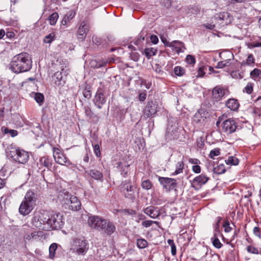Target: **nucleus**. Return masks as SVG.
<instances>
[{
  "label": "nucleus",
  "instance_id": "obj_23",
  "mask_svg": "<svg viewBox=\"0 0 261 261\" xmlns=\"http://www.w3.org/2000/svg\"><path fill=\"white\" fill-rule=\"evenodd\" d=\"M209 178L204 174H201L196 176L192 181V185H202L206 184Z\"/></svg>",
  "mask_w": 261,
  "mask_h": 261
},
{
  "label": "nucleus",
  "instance_id": "obj_51",
  "mask_svg": "<svg viewBox=\"0 0 261 261\" xmlns=\"http://www.w3.org/2000/svg\"><path fill=\"white\" fill-rule=\"evenodd\" d=\"M223 226L224 228V231L226 232H229L232 230V228L230 226L229 223L227 221L224 222V223L223 225Z\"/></svg>",
  "mask_w": 261,
  "mask_h": 261
},
{
  "label": "nucleus",
  "instance_id": "obj_31",
  "mask_svg": "<svg viewBox=\"0 0 261 261\" xmlns=\"http://www.w3.org/2000/svg\"><path fill=\"white\" fill-rule=\"evenodd\" d=\"M250 75L251 77L254 80L261 79V70L258 68H255L250 72Z\"/></svg>",
  "mask_w": 261,
  "mask_h": 261
},
{
  "label": "nucleus",
  "instance_id": "obj_57",
  "mask_svg": "<svg viewBox=\"0 0 261 261\" xmlns=\"http://www.w3.org/2000/svg\"><path fill=\"white\" fill-rule=\"evenodd\" d=\"M261 47V42H252L249 44V48Z\"/></svg>",
  "mask_w": 261,
  "mask_h": 261
},
{
  "label": "nucleus",
  "instance_id": "obj_59",
  "mask_svg": "<svg viewBox=\"0 0 261 261\" xmlns=\"http://www.w3.org/2000/svg\"><path fill=\"white\" fill-rule=\"evenodd\" d=\"M202 25L205 28L209 29V30H213L215 27V24H213L212 23H207L203 24Z\"/></svg>",
  "mask_w": 261,
  "mask_h": 261
},
{
  "label": "nucleus",
  "instance_id": "obj_27",
  "mask_svg": "<svg viewBox=\"0 0 261 261\" xmlns=\"http://www.w3.org/2000/svg\"><path fill=\"white\" fill-rule=\"evenodd\" d=\"M75 14V13L72 11L67 13L62 21V24L66 25L74 17Z\"/></svg>",
  "mask_w": 261,
  "mask_h": 261
},
{
  "label": "nucleus",
  "instance_id": "obj_33",
  "mask_svg": "<svg viewBox=\"0 0 261 261\" xmlns=\"http://www.w3.org/2000/svg\"><path fill=\"white\" fill-rule=\"evenodd\" d=\"M225 163L229 165H237L239 164V160L235 156H230L225 160Z\"/></svg>",
  "mask_w": 261,
  "mask_h": 261
},
{
  "label": "nucleus",
  "instance_id": "obj_46",
  "mask_svg": "<svg viewBox=\"0 0 261 261\" xmlns=\"http://www.w3.org/2000/svg\"><path fill=\"white\" fill-rule=\"evenodd\" d=\"M153 223L158 224L159 223L158 221H153L151 220H145L142 223V225L145 227H150Z\"/></svg>",
  "mask_w": 261,
  "mask_h": 261
},
{
  "label": "nucleus",
  "instance_id": "obj_15",
  "mask_svg": "<svg viewBox=\"0 0 261 261\" xmlns=\"http://www.w3.org/2000/svg\"><path fill=\"white\" fill-rule=\"evenodd\" d=\"M53 156L55 161L61 165H65L67 158L61 149L58 148H53Z\"/></svg>",
  "mask_w": 261,
  "mask_h": 261
},
{
  "label": "nucleus",
  "instance_id": "obj_52",
  "mask_svg": "<svg viewBox=\"0 0 261 261\" xmlns=\"http://www.w3.org/2000/svg\"><path fill=\"white\" fill-rule=\"evenodd\" d=\"M94 152L96 156L99 157L100 155V147L99 145L96 144L93 146Z\"/></svg>",
  "mask_w": 261,
  "mask_h": 261
},
{
  "label": "nucleus",
  "instance_id": "obj_24",
  "mask_svg": "<svg viewBox=\"0 0 261 261\" xmlns=\"http://www.w3.org/2000/svg\"><path fill=\"white\" fill-rule=\"evenodd\" d=\"M38 164L40 165L39 168H41L42 167H44L46 169H49L52 166V160L48 157L43 156L40 159Z\"/></svg>",
  "mask_w": 261,
  "mask_h": 261
},
{
  "label": "nucleus",
  "instance_id": "obj_26",
  "mask_svg": "<svg viewBox=\"0 0 261 261\" xmlns=\"http://www.w3.org/2000/svg\"><path fill=\"white\" fill-rule=\"evenodd\" d=\"M53 78L55 84L57 85H62L65 83V80L62 75L61 72L60 71H57L55 73Z\"/></svg>",
  "mask_w": 261,
  "mask_h": 261
},
{
  "label": "nucleus",
  "instance_id": "obj_28",
  "mask_svg": "<svg viewBox=\"0 0 261 261\" xmlns=\"http://www.w3.org/2000/svg\"><path fill=\"white\" fill-rule=\"evenodd\" d=\"M33 95H34V97L36 101L39 105V106H41L44 101V97L43 94L41 93L37 92H33Z\"/></svg>",
  "mask_w": 261,
  "mask_h": 261
},
{
  "label": "nucleus",
  "instance_id": "obj_43",
  "mask_svg": "<svg viewBox=\"0 0 261 261\" xmlns=\"http://www.w3.org/2000/svg\"><path fill=\"white\" fill-rule=\"evenodd\" d=\"M174 73L177 76H181L184 73V69L180 66H176L174 68Z\"/></svg>",
  "mask_w": 261,
  "mask_h": 261
},
{
  "label": "nucleus",
  "instance_id": "obj_54",
  "mask_svg": "<svg viewBox=\"0 0 261 261\" xmlns=\"http://www.w3.org/2000/svg\"><path fill=\"white\" fill-rule=\"evenodd\" d=\"M64 165H66L68 168L70 169H74L76 167V165L74 164H73L72 162H71L68 159L66 160V162H65V164Z\"/></svg>",
  "mask_w": 261,
  "mask_h": 261
},
{
  "label": "nucleus",
  "instance_id": "obj_62",
  "mask_svg": "<svg viewBox=\"0 0 261 261\" xmlns=\"http://www.w3.org/2000/svg\"><path fill=\"white\" fill-rule=\"evenodd\" d=\"M253 232L256 236L260 238V233L258 227H255L253 229Z\"/></svg>",
  "mask_w": 261,
  "mask_h": 261
},
{
  "label": "nucleus",
  "instance_id": "obj_60",
  "mask_svg": "<svg viewBox=\"0 0 261 261\" xmlns=\"http://www.w3.org/2000/svg\"><path fill=\"white\" fill-rule=\"evenodd\" d=\"M146 97V93L145 92H143L140 93L139 95V99L140 101H143L145 100Z\"/></svg>",
  "mask_w": 261,
  "mask_h": 261
},
{
  "label": "nucleus",
  "instance_id": "obj_29",
  "mask_svg": "<svg viewBox=\"0 0 261 261\" xmlns=\"http://www.w3.org/2000/svg\"><path fill=\"white\" fill-rule=\"evenodd\" d=\"M156 49L153 47H149L144 49V54L148 59H149L152 56H154L156 54Z\"/></svg>",
  "mask_w": 261,
  "mask_h": 261
},
{
  "label": "nucleus",
  "instance_id": "obj_55",
  "mask_svg": "<svg viewBox=\"0 0 261 261\" xmlns=\"http://www.w3.org/2000/svg\"><path fill=\"white\" fill-rule=\"evenodd\" d=\"M84 109H85V113L87 117L91 118L92 115V112L91 110L89 107H85Z\"/></svg>",
  "mask_w": 261,
  "mask_h": 261
},
{
  "label": "nucleus",
  "instance_id": "obj_25",
  "mask_svg": "<svg viewBox=\"0 0 261 261\" xmlns=\"http://www.w3.org/2000/svg\"><path fill=\"white\" fill-rule=\"evenodd\" d=\"M226 107L232 111H237L239 107V103L238 100L234 98L228 99L226 102Z\"/></svg>",
  "mask_w": 261,
  "mask_h": 261
},
{
  "label": "nucleus",
  "instance_id": "obj_6",
  "mask_svg": "<svg viewBox=\"0 0 261 261\" xmlns=\"http://www.w3.org/2000/svg\"><path fill=\"white\" fill-rule=\"evenodd\" d=\"M89 249V244L85 240L76 239L72 244L70 250L78 255L84 256Z\"/></svg>",
  "mask_w": 261,
  "mask_h": 261
},
{
  "label": "nucleus",
  "instance_id": "obj_8",
  "mask_svg": "<svg viewBox=\"0 0 261 261\" xmlns=\"http://www.w3.org/2000/svg\"><path fill=\"white\" fill-rule=\"evenodd\" d=\"M64 203L68 206V209L72 211H76L81 209V202L75 196L67 195L64 200Z\"/></svg>",
  "mask_w": 261,
  "mask_h": 261
},
{
  "label": "nucleus",
  "instance_id": "obj_47",
  "mask_svg": "<svg viewBox=\"0 0 261 261\" xmlns=\"http://www.w3.org/2000/svg\"><path fill=\"white\" fill-rule=\"evenodd\" d=\"M186 61L189 64L194 65L195 63V59L194 56L189 55L187 56Z\"/></svg>",
  "mask_w": 261,
  "mask_h": 261
},
{
  "label": "nucleus",
  "instance_id": "obj_7",
  "mask_svg": "<svg viewBox=\"0 0 261 261\" xmlns=\"http://www.w3.org/2000/svg\"><path fill=\"white\" fill-rule=\"evenodd\" d=\"M122 192L125 198L134 202L136 199V187L133 186L129 182L124 183L122 188Z\"/></svg>",
  "mask_w": 261,
  "mask_h": 261
},
{
  "label": "nucleus",
  "instance_id": "obj_50",
  "mask_svg": "<svg viewBox=\"0 0 261 261\" xmlns=\"http://www.w3.org/2000/svg\"><path fill=\"white\" fill-rule=\"evenodd\" d=\"M253 91V84L251 83H248L247 86L245 87L244 91H245L248 94H250L252 93Z\"/></svg>",
  "mask_w": 261,
  "mask_h": 261
},
{
  "label": "nucleus",
  "instance_id": "obj_58",
  "mask_svg": "<svg viewBox=\"0 0 261 261\" xmlns=\"http://www.w3.org/2000/svg\"><path fill=\"white\" fill-rule=\"evenodd\" d=\"M189 162L194 164L195 165H199L200 164V161L197 159L190 158L189 160Z\"/></svg>",
  "mask_w": 261,
  "mask_h": 261
},
{
  "label": "nucleus",
  "instance_id": "obj_44",
  "mask_svg": "<svg viewBox=\"0 0 261 261\" xmlns=\"http://www.w3.org/2000/svg\"><path fill=\"white\" fill-rule=\"evenodd\" d=\"M255 62L254 58L252 54H250L246 60V64L248 66H253Z\"/></svg>",
  "mask_w": 261,
  "mask_h": 261
},
{
  "label": "nucleus",
  "instance_id": "obj_35",
  "mask_svg": "<svg viewBox=\"0 0 261 261\" xmlns=\"http://www.w3.org/2000/svg\"><path fill=\"white\" fill-rule=\"evenodd\" d=\"M184 169V163L182 162H179L176 164L175 171L172 173V175H177L182 172Z\"/></svg>",
  "mask_w": 261,
  "mask_h": 261
},
{
  "label": "nucleus",
  "instance_id": "obj_11",
  "mask_svg": "<svg viewBox=\"0 0 261 261\" xmlns=\"http://www.w3.org/2000/svg\"><path fill=\"white\" fill-rule=\"evenodd\" d=\"M159 181L167 191L175 189L177 186L176 181L174 178L159 177Z\"/></svg>",
  "mask_w": 261,
  "mask_h": 261
},
{
  "label": "nucleus",
  "instance_id": "obj_53",
  "mask_svg": "<svg viewBox=\"0 0 261 261\" xmlns=\"http://www.w3.org/2000/svg\"><path fill=\"white\" fill-rule=\"evenodd\" d=\"M230 75L232 78L234 79H242V76L240 73L237 71H232L230 73Z\"/></svg>",
  "mask_w": 261,
  "mask_h": 261
},
{
  "label": "nucleus",
  "instance_id": "obj_4",
  "mask_svg": "<svg viewBox=\"0 0 261 261\" xmlns=\"http://www.w3.org/2000/svg\"><path fill=\"white\" fill-rule=\"evenodd\" d=\"M7 151L8 155L14 161L21 164L26 163L29 159L28 152L23 149L11 147Z\"/></svg>",
  "mask_w": 261,
  "mask_h": 261
},
{
  "label": "nucleus",
  "instance_id": "obj_19",
  "mask_svg": "<svg viewBox=\"0 0 261 261\" xmlns=\"http://www.w3.org/2000/svg\"><path fill=\"white\" fill-rule=\"evenodd\" d=\"M144 213L151 218L155 219L160 215V212L158 207L149 206L143 210Z\"/></svg>",
  "mask_w": 261,
  "mask_h": 261
},
{
  "label": "nucleus",
  "instance_id": "obj_45",
  "mask_svg": "<svg viewBox=\"0 0 261 261\" xmlns=\"http://www.w3.org/2000/svg\"><path fill=\"white\" fill-rule=\"evenodd\" d=\"M220 154V149L216 148L212 150L209 154V156L211 159H214L215 156H218Z\"/></svg>",
  "mask_w": 261,
  "mask_h": 261
},
{
  "label": "nucleus",
  "instance_id": "obj_22",
  "mask_svg": "<svg viewBox=\"0 0 261 261\" xmlns=\"http://www.w3.org/2000/svg\"><path fill=\"white\" fill-rule=\"evenodd\" d=\"M170 46L177 54L183 53L186 49L184 43L179 41H172Z\"/></svg>",
  "mask_w": 261,
  "mask_h": 261
},
{
  "label": "nucleus",
  "instance_id": "obj_12",
  "mask_svg": "<svg viewBox=\"0 0 261 261\" xmlns=\"http://www.w3.org/2000/svg\"><path fill=\"white\" fill-rule=\"evenodd\" d=\"M221 127L222 132L226 134H230L236 131L237 125L233 119H228L222 122Z\"/></svg>",
  "mask_w": 261,
  "mask_h": 261
},
{
  "label": "nucleus",
  "instance_id": "obj_32",
  "mask_svg": "<svg viewBox=\"0 0 261 261\" xmlns=\"http://www.w3.org/2000/svg\"><path fill=\"white\" fill-rule=\"evenodd\" d=\"M58 18L59 15L58 13L54 12L53 14H51L48 18L49 22V24L51 25H55L58 19Z\"/></svg>",
  "mask_w": 261,
  "mask_h": 261
},
{
  "label": "nucleus",
  "instance_id": "obj_48",
  "mask_svg": "<svg viewBox=\"0 0 261 261\" xmlns=\"http://www.w3.org/2000/svg\"><path fill=\"white\" fill-rule=\"evenodd\" d=\"M247 250L248 252L253 253V254H258V249L252 246H248L247 247Z\"/></svg>",
  "mask_w": 261,
  "mask_h": 261
},
{
  "label": "nucleus",
  "instance_id": "obj_36",
  "mask_svg": "<svg viewBox=\"0 0 261 261\" xmlns=\"http://www.w3.org/2000/svg\"><path fill=\"white\" fill-rule=\"evenodd\" d=\"M141 187L143 189L148 190L152 188V184L149 180H144L142 181Z\"/></svg>",
  "mask_w": 261,
  "mask_h": 261
},
{
  "label": "nucleus",
  "instance_id": "obj_3",
  "mask_svg": "<svg viewBox=\"0 0 261 261\" xmlns=\"http://www.w3.org/2000/svg\"><path fill=\"white\" fill-rule=\"evenodd\" d=\"M48 213L45 212L35 211L31 219V224L32 227L38 228L40 230H46V220Z\"/></svg>",
  "mask_w": 261,
  "mask_h": 261
},
{
  "label": "nucleus",
  "instance_id": "obj_41",
  "mask_svg": "<svg viewBox=\"0 0 261 261\" xmlns=\"http://www.w3.org/2000/svg\"><path fill=\"white\" fill-rule=\"evenodd\" d=\"M214 172L217 174H222L225 172V169L223 165H219L214 169Z\"/></svg>",
  "mask_w": 261,
  "mask_h": 261
},
{
  "label": "nucleus",
  "instance_id": "obj_13",
  "mask_svg": "<svg viewBox=\"0 0 261 261\" xmlns=\"http://www.w3.org/2000/svg\"><path fill=\"white\" fill-rule=\"evenodd\" d=\"M158 111V105L155 101H148L146 106L144 110L143 113L144 115L148 118L157 113Z\"/></svg>",
  "mask_w": 261,
  "mask_h": 261
},
{
  "label": "nucleus",
  "instance_id": "obj_63",
  "mask_svg": "<svg viewBox=\"0 0 261 261\" xmlns=\"http://www.w3.org/2000/svg\"><path fill=\"white\" fill-rule=\"evenodd\" d=\"M124 212L125 214H127L129 215H131L136 214V211L133 210H130V209L125 210Z\"/></svg>",
  "mask_w": 261,
  "mask_h": 261
},
{
  "label": "nucleus",
  "instance_id": "obj_42",
  "mask_svg": "<svg viewBox=\"0 0 261 261\" xmlns=\"http://www.w3.org/2000/svg\"><path fill=\"white\" fill-rule=\"evenodd\" d=\"M2 129L4 130L5 134H9L12 137H14L16 136L18 134V132L15 129H9L7 128H2Z\"/></svg>",
  "mask_w": 261,
  "mask_h": 261
},
{
  "label": "nucleus",
  "instance_id": "obj_5",
  "mask_svg": "<svg viewBox=\"0 0 261 261\" xmlns=\"http://www.w3.org/2000/svg\"><path fill=\"white\" fill-rule=\"evenodd\" d=\"M63 225L62 215L59 213H53L50 215H48L46 220V230L50 229H57L61 228Z\"/></svg>",
  "mask_w": 261,
  "mask_h": 261
},
{
  "label": "nucleus",
  "instance_id": "obj_30",
  "mask_svg": "<svg viewBox=\"0 0 261 261\" xmlns=\"http://www.w3.org/2000/svg\"><path fill=\"white\" fill-rule=\"evenodd\" d=\"M58 247L57 243H52L49 248V257L50 259H53L56 254V251Z\"/></svg>",
  "mask_w": 261,
  "mask_h": 261
},
{
  "label": "nucleus",
  "instance_id": "obj_21",
  "mask_svg": "<svg viewBox=\"0 0 261 261\" xmlns=\"http://www.w3.org/2000/svg\"><path fill=\"white\" fill-rule=\"evenodd\" d=\"M86 173L93 179L98 180L101 182H102L103 181V175L102 172L96 169H91L88 171H86Z\"/></svg>",
  "mask_w": 261,
  "mask_h": 261
},
{
  "label": "nucleus",
  "instance_id": "obj_20",
  "mask_svg": "<svg viewBox=\"0 0 261 261\" xmlns=\"http://www.w3.org/2000/svg\"><path fill=\"white\" fill-rule=\"evenodd\" d=\"M42 237V232L34 231L31 233H27L24 237V241L27 242L37 241Z\"/></svg>",
  "mask_w": 261,
  "mask_h": 261
},
{
  "label": "nucleus",
  "instance_id": "obj_49",
  "mask_svg": "<svg viewBox=\"0 0 261 261\" xmlns=\"http://www.w3.org/2000/svg\"><path fill=\"white\" fill-rule=\"evenodd\" d=\"M153 68L154 71L158 74L162 75L164 73V71L162 70L161 67L158 64H155Z\"/></svg>",
  "mask_w": 261,
  "mask_h": 261
},
{
  "label": "nucleus",
  "instance_id": "obj_56",
  "mask_svg": "<svg viewBox=\"0 0 261 261\" xmlns=\"http://www.w3.org/2000/svg\"><path fill=\"white\" fill-rule=\"evenodd\" d=\"M192 171L195 173H199L201 172V167L198 165H194L192 167Z\"/></svg>",
  "mask_w": 261,
  "mask_h": 261
},
{
  "label": "nucleus",
  "instance_id": "obj_17",
  "mask_svg": "<svg viewBox=\"0 0 261 261\" xmlns=\"http://www.w3.org/2000/svg\"><path fill=\"white\" fill-rule=\"evenodd\" d=\"M93 102L98 109H101L102 105L106 102L104 94L100 91H97L93 99Z\"/></svg>",
  "mask_w": 261,
  "mask_h": 261
},
{
  "label": "nucleus",
  "instance_id": "obj_16",
  "mask_svg": "<svg viewBox=\"0 0 261 261\" xmlns=\"http://www.w3.org/2000/svg\"><path fill=\"white\" fill-rule=\"evenodd\" d=\"M89 26L88 24L85 22H82L79 26L77 32L78 39L82 41L84 40L86 37L87 34L89 31Z\"/></svg>",
  "mask_w": 261,
  "mask_h": 261
},
{
  "label": "nucleus",
  "instance_id": "obj_40",
  "mask_svg": "<svg viewBox=\"0 0 261 261\" xmlns=\"http://www.w3.org/2000/svg\"><path fill=\"white\" fill-rule=\"evenodd\" d=\"M230 59L225 60L219 62L216 66L217 68H222L224 67L228 66L230 65Z\"/></svg>",
  "mask_w": 261,
  "mask_h": 261
},
{
  "label": "nucleus",
  "instance_id": "obj_37",
  "mask_svg": "<svg viewBox=\"0 0 261 261\" xmlns=\"http://www.w3.org/2000/svg\"><path fill=\"white\" fill-rule=\"evenodd\" d=\"M137 245L139 248H145L147 246V242L145 239H139L137 240Z\"/></svg>",
  "mask_w": 261,
  "mask_h": 261
},
{
  "label": "nucleus",
  "instance_id": "obj_39",
  "mask_svg": "<svg viewBox=\"0 0 261 261\" xmlns=\"http://www.w3.org/2000/svg\"><path fill=\"white\" fill-rule=\"evenodd\" d=\"M55 34L54 33H51L46 36L44 38V42L45 43H50L55 40Z\"/></svg>",
  "mask_w": 261,
  "mask_h": 261
},
{
  "label": "nucleus",
  "instance_id": "obj_14",
  "mask_svg": "<svg viewBox=\"0 0 261 261\" xmlns=\"http://www.w3.org/2000/svg\"><path fill=\"white\" fill-rule=\"evenodd\" d=\"M228 91L224 88L218 86L214 87L212 90V97L216 101L222 99L223 96L227 94Z\"/></svg>",
  "mask_w": 261,
  "mask_h": 261
},
{
  "label": "nucleus",
  "instance_id": "obj_34",
  "mask_svg": "<svg viewBox=\"0 0 261 261\" xmlns=\"http://www.w3.org/2000/svg\"><path fill=\"white\" fill-rule=\"evenodd\" d=\"M228 17V14L227 13H220L215 15V18L219 22L227 19Z\"/></svg>",
  "mask_w": 261,
  "mask_h": 261
},
{
  "label": "nucleus",
  "instance_id": "obj_1",
  "mask_svg": "<svg viewBox=\"0 0 261 261\" xmlns=\"http://www.w3.org/2000/svg\"><path fill=\"white\" fill-rule=\"evenodd\" d=\"M32 60L29 55L25 53L15 56L10 63L11 70L17 73L26 72L32 68Z\"/></svg>",
  "mask_w": 261,
  "mask_h": 261
},
{
  "label": "nucleus",
  "instance_id": "obj_64",
  "mask_svg": "<svg viewBox=\"0 0 261 261\" xmlns=\"http://www.w3.org/2000/svg\"><path fill=\"white\" fill-rule=\"evenodd\" d=\"M171 253L173 255H175L176 254V246L175 244L173 245V246H171Z\"/></svg>",
  "mask_w": 261,
  "mask_h": 261
},
{
  "label": "nucleus",
  "instance_id": "obj_38",
  "mask_svg": "<svg viewBox=\"0 0 261 261\" xmlns=\"http://www.w3.org/2000/svg\"><path fill=\"white\" fill-rule=\"evenodd\" d=\"M213 245L217 248H220L222 245L220 240L216 237V233L214 234V237L211 239Z\"/></svg>",
  "mask_w": 261,
  "mask_h": 261
},
{
  "label": "nucleus",
  "instance_id": "obj_61",
  "mask_svg": "<svg viewBox=\"0 0 261 261\" xmlns=\"http://www.w3.org/2000/svg\"><path fill=\"white\" fill-rule=\"evenodd\" d=\"M150 40L153 44H156L159 42V39L155 35H151L150 37Z\"/></svg>",
  "mask_w": 261,
  "mask_h": 261
},
{
  "label": "nucleus",
  "instance_id": "obj_18",
  "mask_svg": "<svg viewBox=\"0 0 261 261\" xmlns=\"http://www.w3.org/2000/svg\"><path fill=\"white\" fill-rule=\"evenodd\" d=\"M101 228L100 231L109 236L111 235L116 230L115 226L113 223L107 219H106L105 224H103V226Z\"/></svg>",
  "mask_w": 261,
  "mask_h": 261
},
{
  "label": "nucleus",
  "instance_id": "obj_9",
  "mask_svg": "<svg viewBox=\"0 0 261 261\" xmlns=\"http://www.w3.org/2000/svg\"><path fill=\"white\" fill-rule=\"evenodd\" d=\"M106 219L98 216H90L88 220V224L92 228L95 229L99 231L103 226Z\"/></svg>",
  "mask_w": 261,
  "mask_h": 261
},
{
  "label": "nucleus",
  "instance_id": "obj_2",
  "mask_svg": "<svg viewBox=\"0 0 261 261\" xmlns=\"http://www.w3.org/2000/svg\"><path fill=\"white\" fill-rule=\"evenodd\" d=\"M36 200V194L32 190H29L19 206V213L20 214L23 216L29 215L34 208Z\"/></svg>",
  "mask_w": 261,
  "mask_h": 261
},
{
  "label": "nucleus",
  "instance_id": "obj_10",
  "mask_svg": "<svg viewBox=\"0 0 261 261\" xmlns=\"http://www.w3.org/2000/svg\"><path fill=\"white\" fill-rule=\"evenodd\" d=\"M209 114L203 109H199L194 115L193 120L197 124H204L209 118Z\"/></svg>",
  "mask_w": 261,
  "mask_h": 261
}]
</instances>
